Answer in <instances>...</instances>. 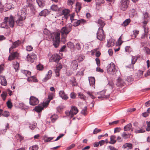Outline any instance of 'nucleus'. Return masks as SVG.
Returning <instances> with one entry per match:
<instances>
[{"label": "nucleus", "instance_id": "obj_6", "mask_svg": "<svg viewBox=\"0 0 150 150\" xmlns=\"http://www.w3.org/2000/svg\"><path fill=\"white\" fill-rule=\"evenodd\" d=\"M96 34L97 38L100 40H103L105 38V35L103 29H98Z\"/></svg>", "mask_w": 150, "mask_h": 150}, {"label": "nucleus", "instance_id": "obj_4", "mask_svg": "<svg viewBox=\"0 0 150 150\" xmlns=\"http://www.w3.org/2000/svg\"><path fill=\"white\" fill-rule=\"evenodd\" d=\"M26 17V13L22 12L20 17L16 21L17 24L19 26H23V21L25 19Z\"/></svg>", "mask_w": 150, "mask_h": 150}, {"label": "nucleus", "instance_id": "obj_24", "mask_svg": "<svg viewBox=\"0 0 150 150\" xmlns=\"http://www.w3.org/2000/svg\"><path fill=\"white\" fill-rule=\"evenodd\" d=\"M98 23L99 24V25L100 26L98 29H103V28L105 25L104 22L102 20L99 19L98 20Z\"/></svg>", "mask_w": 150, "mask_h": 150}, {"label": "nucleus", "instance_id": "obj_1", "mask_svg": "<svg viewBox=\"0 0 150 150\" xmlns=\"http://www.w3.org/2000/svg\"><path fill=\"white\" fill-rule=\"evenodd\" d=\"M108 73L109 74L114 75L117 72V68L116 67L115 64L111 62L108 65L107 67Z\"/></svg>", "mask_w": 150, "mask_h": 150}, {"label": "nucleus", "instance_id": "obj_58", "mask_svg": "<svg viewBox=\"0 0 150 150\" xmlns=\"http://www.w3.org/2000/svg\"><path fill=\"white\" fill-rule=\"evenodd\" d=\"M81 45L79 42L76 44V48L78 50H80L81 49Z\"/></svg>", "mask_w": 150, "mask_h": 150}, {"label": "nucleus", "instance_id": "obj_23", "mask_svg": "<svg viewBox=\"0 0 150 150\" xmlns=\"http://www.w3.org/2000/svg\"><path fill=\"white\" fill-rule=\"evenodd\" d=\"M0 79L1 80V84L3 86H5L7 85V82L4 76H1Z\"/></svg>", "mask_w": 150, "mask_h": 150}, {"label": "nucleus", "instance_id": "obj_42", "mask_svg": "<svg viewBox=\"0 0 150 150\" xmlns=\"http://www.w3.org/2000/svg\"><path fill=\"white\" fill-rule=\"evenodd\" d=\"M67 45L68 47L70 48H73L74 47V44L71 42H69L67 43Z\"/></svg>", "mask_w": 150, "mask_h": 150}, {"label": "nucleus", "instance_id": "obj_36", "mask_svg": "<svg viewBox=\"0 0 150 150\" xmlns=\"http://www.w3.org/2000/svg\"><path fill=\"white\" fill-rule=\"evenodd\" d=\"M114 41L112 39H110L108 41L107 45L108 47H110L114 46Z\"/></svg>", "mask_w": 150, "mask_h": 150}, {"label": "nucleus", "instance_id": "obj_12", "mask_svg": "<svg viewBox=\"0 0 150 150\" xmlns=\"http://www.w3.org/2000/svg\"><path fill=\"white\" fill-rule=\"evenodd\" d=\"M21 43V42L20 40H18L13 43L11 47L9 49V52L11 53V50L13 48H15L18 47Z\"/></svg>", "mask_w": 150, "mask_h": 150}, {"label": "nucleus", "instance_id": "obj_32", "mask_svg": "<svg viewBox=\"0 0 150 150\" xmlns=\"http://www.w3.org/2000/svg\"><path fill=\"white\" fill-rule=\"evenodd\" d=\"M60 8V7H58L57 5L54 4L52 5L51 7V10L54 11H58Z\"/></svg>", "mask_w": 150, "mask_h": 150}, {"label": "nucleus", "instance_id": "obj_50", "mask_svg": "<svg viewBox=\"0 0 150 150\" xmlns=\"http://www.w3.org/2000/svg\"><path fill=\"white\" fill-rule=\"evenodd\" d=\"M78 96L79 97L81 98V99H82L83 100H85L86 97L84 96V95L81 93H78Z\"/></svg>", "mask_w": 150, "mask_h": 150}, {"label": "nucleus", "instance_id": "obj_37", "mask_svg": "<svg viewBox=\"0 0 150 150\" xmlns=\"http://www.w3.org/2000/svg\"><path fill=\"white\" fill-rule=\"evenodd\" d=\"M71 83L73 86H76L77 83L76 82V79L75 77H73L72 78V80L70 81Z\"/></svg>", "mask_w": 150, "mask_h": 150}, {"label": "nucleus", "instance_id": "obj_21", "mask_svg": "<svg viewBox=\"0 0 150 150\" xmlns=\"http://www.w3.org/2000/svg\"><path fill=\"white\" fill-rule=\"evenodd\" d=\"M122 148L124 149H125L127 148H128L127 149V150L131 149H132V144L130 143H127L124 144L122 146Z\"/></svg>", "mask_w": 150, "mask_h": 150}, {"label": "nucleus", "instance_id": "obj_34", "mask_svg": "<svg viewBox=\"0 0 150 150\" xmlns=\"http://www.w3.org/2000/svg\"><path fill=\"white\" fill-rule=\"evenodd\" d=\"M144 19V20L149 21L150 19V17L149 13L147 12L143 13Z\"/></svg>", "mask_w": 150, "mask_h": 150}, {"label": "nucleus", "instance_id": "obj_29", "mask_svg": "<svg viewBox=\"0 0 150 150\" xmlns=\"http://www.w3.org/2000/svg\"><path fill=\"white\" fill-rule=\"evenodd\" d=\"M43 107L42 106L38 105L36 106L34 110L38 112H40L43 109Z\"/></svg>", "mask_w": 150, "mask_h": 150}, {"label": "nucleus", "instance_id": "obj_15", "mask_svg": "<svg viewBox=\"0 0 150 150\" xmlns=\"http://www.w3.org/2000/svg\"><path fill=\"white\" fill-rule=\"evenodd\" d=\"M8 21L10 27L11 28H13L14 25V21L13 17L12 16H10L9 18H8Z\"/></svg>", "mask_w": 150, "mask_h": 150}, {"label": "nucleus", "instance_id": "obj_8", "mask_svg": "<svg viewBox=\"0 0 150 150\" xmlns=\"http://www.w3.org/2000/svg\"><path fill=\"white\" fill-rule=\"evenodd\" d=\"M29 103L32 105H37L39 102V100L38 98L34 96H30V98Z\"/></svg>", "mask_w": 150, "mask_h": 150}, {"label": "nucleus", "instance_id": "obj_11", "mask_svg": "<svg viewBox=\"0 0 150 150\" xmlns=\"http://www.w3.org/2000/svg\"><path fill=\"white\" fill-rule=\"evenodd\" d=\"M78 112V110L77 108L75 106L72 107L71 110L69 112V114L71 117L77 114Z\"/></svg>", "mask_w": 150, "mask_h": 150}, {"label": "nucleus", "instance_id": "obj_46", "mask_svg": "<svg viewBox=\"0 0 150 150\" xmlns=\"http://www.w3.org/2000/svg\"><path fill=\"white\" fill-rule=\"evenodd\" d=\"M44 34L47 35H49L50 34V32L46 28H45L43 31Z\"/></svg>", "mask_w": 150, "mask_h": 150}, {"label": "nucleus", "instance_id": "obj_35", "mask_svg": "<svg viewBox=\"0 0 150 150\" xmlns=\"http://www.w3.org/2000/svg\"><path fill=\"white\" fill-rule=\"evenodd\" d=\"M48 11L47 10L45 9L41 11L39 13V15L40 16H45L47 14Z\"/></svg>", "mask_w": 150, "mask_h": 150}, {"label": "nucleus", "instance_id": "obj_38", "mask_svg": "<svg viewBox=\"0 0 150 150\" xmlns=\"http://www.w3.org/2000/svg\"><path fill=\"white\" fill-rule=\"evenodd\" d=\"M60 56L57 55L54 56L53 57V60L54 61L56 62H58L60 60Z\"/></svg>", "mask_w": 150, "mask_h": 150}, {"label": "nucleus", "instance_id": "obj_47", "mask_svg": "<svg viewBox=\"0 0 150 150\" xmlns=\"http://www.w3.org/2000/svg\"><path fill=\"white\" fill-rule=\"evenodd\" d=\"M14 67L15 69L16 70H17L18 69L19 66V63H18L17 62H16V63H14L13 64Z\"/></svg>", "mask_w": 150, "mask_h": 150}, {"label": "nucleus", "instance_id": "obj_63", "mask_svg": "<svg viewBox=\"0 0 150 150\" xmlns=\"http://www.w3.org/2000/svg\"><path fill=\"white\" fill-rule=\"evenodd\" d=\"M95 60L96 61V64L98 66H100V61L99 59L98 58H96L95 59Z\"/></svg>", "mask_w": 150, "mask_h": 150}, {"label": "nucleus", "instance_id": "obj_40", "mask_svg": "<svg viewBox=\"0 0 150 150\" xmlns=\"http://www.w3.org/2000/svg\"><path fill=\"white\" fill-rule=\"evenodd\" d=\"M35 79V77L34 76H33L32 77H29L28 78V81H34L35 82H37L38 80L37 79H36L34 81L33 80H34V79Z\"/></svg>", "mask_w": 150, "mask_h": 150}, {"label": "nucleus", "instance_id": "obj_25", "mask_svg": "<svg viewBox=\"0 0 150 150\" xmlns=\"http://www.w3.org/2000/svg\"><path fill=\"white\" fill-rule=\"evenodd\" d=\"M90 85L91 86H93L95 83V79L93 77H91L88 79Z\"/></svg>", "mask_w": 150, "mask_h": 150}, {"label": "nucleus", "instance_id": "obj_49", "mask_svg": "<svg viewBox=\"0 0 150 150\" xmlns=\"http://www.w3.org/2000/svg\"><path fill=\"white\" fill-rule=\"evenodd\" d=\"M37 68L38 70H42L43 69V66L41 64H39L37 66Z\"/></svg>", "mask_w": 150, "mask_h": 150}, {"label": "nucleus", "instance_id": "obj_20", "mask_svg": "<svg viewBox=\"0 0 150 150\" xmlns=\"http://www.w3.org/2000/svg\"><path fill=\"white\" fill-rule=\"evenodd\" d=\"M8 17H5L4 18V22L0 24V27L2 28H7L8 26L6 25V23L8 22Z\"/></svg>", "mask_w": 150, "mask_h": 150}, {"label": "nucleus", "instance_id": "obj_10", "mask_svg": "<svg viewBox=\"0 0 150 150\" xmlns=\"http://www.w3.org/2000/svg\"><path fill=\"white\" fill-rule=\"evenodd\" d=\"M137 59V57L135 56H132V57L131 64H129L128 66H126V67L127 68H132L133 69L134 68V64H135L136 62Z\"/></svg>", "mask_w": 150, "mask_h": 150}, {"label": "nucleus", "instance_id": "obj_61", "mask_svg": "<svg viewBox=\"0 0 150 150\" xmlns=\"http://www.w3.org/2000/svg\"><path fill=\"white\" fill-rule=\"evenodd\" d=\"M54 137H47L46 139H45V141L46 142H48L50 141L53 139Z\"/></svg>", "mask_w": 150, "mask_h": 150}, {"label": "nucleus", "instance_id": "obj_41", "mask_svg": "<svg viewBox=\"0 0 150 150\" xmlns=\"http://www.w3.org/2000/svg\"><path fill=\"white\" fill-rule=\"evenodd\" d=\"M38 145H35L30 146L29 147V150H38Z\"/></svg>", "mask_w": 150, "mask_h": 150}, {"label": "nucleus", "instance_id": "obj_44", "mask_svg": "<svg viewBox=\"0 0 150 150\" xmlns=\"http://www.w3.org/2000/svg\"><path fill=\"white\" fill-rule=\"evenodd\" d=\"M7 96V93L6 92H3L1 94V96L2 97L4 100H5L6 99V97Z\"/></svg>", "mask_w": 150, "mask_h": 150}, {"label": "nucleus", "instance_id": "obj_48", "mask_svg": "<svg viewBox=\"0 0 150 150\" xmlns=\"http://www.w3.org/2000/svg\"><path fill=\"white\" fill-rule=\"evenodd\" d=\"M66 37L67 35H62L61 41L62 42H63L64 43H65L66 42Z\"/></svg>", "mask_w": 150, "mask_h": 150}, {"label": "nucleus", "instance_id": "obj_2", "mask_svg": "<svg viewBox=\"0 0 150 150\" xmlns=\"http://www.w3.org/2000/svg\"><path fill=\"white\" fill-rule=\"evenodd\" d=\"M54 38H52L53 45L56 48H57L59 45L60 42V34L59 33H57L54 35Z\"/></svg>", "mask_w": 150, "mask_h": 150}, {"label": "nucleus", "instance_id": "obj_7", "mask_svg": "<svg viewBox=\"0 0 150 150\" xmlns=\"http://www.w3.org/2000/svg\"><path fill=\"white\" fill-rule=\"evenodd\" d=\"M36 55L34 53H32L27 55L26 56V60L28 62L32 63L36 59Z\"/></svg>", "mask_w": 150, "mask_h": 150}, {"label": "nucleus", "instance_id": "obj_52", "mask_svg": "<svg viewBox=\"0 0 150 150\" xmlns=\"http://www.w3.org/2000/svg\"><path fill=\"white\" fill-rule=\"evenodd\" d=\"M144 50L146 51L147 54H150V49L147 47H144Z\"/></svg>", "mask_w": 150, "mask_h": 150}, {"label": "nucleus", "instance_id": "obj_51", "mask_svg": "<svg viewBox=\"0 0 150 150\" xmlns=\"http://www.w3.org/2000/svg\"><path fill=\"white\" fill-rule=\"evenodd\" d=\"M87 108L86 107H84V108L82 109V110L81 111V113L84 115H86V112H87Z\"/></svg>", "mask_w": 150, "mask_h": 150}, {"label": "nucleus", "instance_id": "obj_56", "mask_svg": "<svg viewBox=\"0 0 150 150\" xmlns=\"http://www.w3.org/2000/svg\"><path fill=\"white\" fill-rule=\"evenodd\" d=\"M74 0H68L67 4L68 5H71L74 3Z\"/></svg>", "mask_w": 150, "mask_h": 150}, {"label": "nucleus", "instance_id": "obj_54", "mask_svg": "<svg viewBox=\"0 0 150 150\" xmlns=\"http://www.w3.org/2000/svg\"><path fill=\"white\" fill-rule=\"evenodd\" d=\"M101 131V130L100 129H98L97 128H96L94 130L93 133L94 134H96L100 132Z\"/></svg>", "mask_w": 150, "mask_h": 150}, {"label": "nucleus", "instance_id": "obj_62", "mask_svg": "<svg viewBox=\"0 0 150 150\" xmlns=\"http://www.w3.org/2000/svg\"><path fill=\"white\" fill-rule=\"evenodd\" d=\"M75 144H72L67 148V150H69L73 148L75 146Z\"/></svg>", "mask_w": 150, "mask_h": 150}, {"label": "nucleus", "instance_id": "obj_22", "mask_svg": "<svg viewBox=\"0 0 150 150\" xmlns=\"http://www.w3.org/2000/svg\"><path fill=\"white\" fill-rule=\"evenodd\" d=\"M52 71L51 70L49 71L46 76L42 80V81L44 82H46L52 76Z\"/></svg>", "mask_w": 150, "mask_h": 150}, {"label": "nucleus", "instance_id": "obj_59", "mask_svg": "<svg viewBox=\"0 0 150 150\" xmlns=\"http://www.w3.org/2000/svg\"><path fill=\"white\" fill-rule=\"evenodd\" d=\"M2 115L4 117H8L9 115V112L7 111H5L4 113L2 114Z\"/></svg>", "mask_w": 150, "mask_h": 150}, {"label": "nucleus", "instance_id": "obj_39", "mask_svg": "<svg viewBox=\"0 0 150 150\" xmlns=\"http://www.w3.org/2000/svg\"><path fill=\"white\" fill-rule=\"evenodd\" d=\"M145 131L143 128H140L139 130H136L134 132L136 134L142 133L145 132Z\"/></svg>", "mask_w": 150, "mask_h": 150}, {"label": "nucleus", "instance_id": "obj_3", "mask_svg": "<svg viewBox=\"0 0 150 150\" xmlns=\"http://www.w3.org/2000/svg\"><path fill=\"white\" fill-rule=\"evenodd\" d=\"M72 25L69 24L66 26L63 27L60 30V33L62 35H66L71 31Z\"/></svg>", "mask_w": 150, "mask_h": 150}, {"label": "nucleus", "instance_id": "obj_30", "mask_svg": "<svg viewBox=\"0 0 150 150\" xmlns=\"http://www.w3.org/2000/svg\"><path fill=\"white\" fill-rule=\"evenodd\" d=\"M81 8V4L79 2H77L76 4V11L77 13L79 12Z\"/></svg>", "mask_w": 150, "mask_h": 150}, {"label": "nucleus", "instance_id": "obj_18", "mask_svg": "<svg viewBox=\"0 0 150 150\" xmlns=\"http://www.w3.org/2000/svg\"><path fill=\"white\" fill-rule=\"evenodd\" d=\"M59 96L61 98L64 100H67L68 98V97L67 95L65 94L64 92L63 91H61L59 92Z\"/></svg>", "mask_w": 150, "mask_h": 150}, {"label": "nucleus", "instance_id": "obj_14", "mask_svg": "<svg viewBox=\"0 0 150 150\" xmlns=\"http://www.w3.org/2000/svg\"><path fill=\"white\" fill-rule=\"evenodd\" d=\"M106 91L105 90H103L99 93H98V94L100 95V96H98V98H105L106 99L108 98L109 97V95H105Z\"/></svg>", "mask_w": 150, "mask_h": 150}, {"label": "nucleus", "instance_id": "obj_13", "mask_svg": "<svg viewBox=\"0 0 150 150\" xmlns=\"http://www.w3.org/2000/svg\"><path fill=\"white\" fill-rule=\"evenodd\" d=\"M18 54L17 52L12 53L10 54L8 58V60L10 61L13 60L15 58H17L18 57Z\"/></svg>", "mask_w": 150, "mask_h": 150}, {"label": "nucleus", "instance_id": "obj_9", "mask_svg": "<svg viewBox=\"0 0 150 150\" xmlns=\"http://www.w3.org/2000/svg\"><path fill=\"white\" fill-rule=\"evenodd\" d=\"M86 21L84 19H81L79 20L75 19L72 21L73 25L74 26H77L81 24H84L85 23Z\"/></svg>", "mask_w": 150, "mask_h": 150}, {"label": "nucleus", "instance_id": "obj_31", "mask_svg": "<svg viewBox=\"0 0 150 150\" xmlns=\"http://www.w3.org/2000/svg\"><path fill=\"white\" fill-rule=\"evenodd\" d=\"M130 21L131 20L130 19H127L121 24V25L122 26H126L129 24V23L130 22Z\"/></svg>", "mask_w": 150, "mask_h": 150}, {"label": "nucleus", "instance_id": "obj_64", "mask_svg": "<svg viewBox=\"0 0 150 150\" xmlns=\"http://www.w3.org/2000/svg\"><path fill=\"white\" fill-rule=\"evenodd\" d=\"M70 97L72 99H74L76 98L75 94L74 93H71L70 94Z\"/></svg>", "mask_w": 150, "mask_h": 150}, {"label": "nucleus", "instance_id": "obj_28", "mask_svg": "<svg viewBox=\"0 0 150 150\" xmlns=\"http://www.w3.org/2000/svg\"><path fill=\"white\" fill-rule=\"evenodd\" d=\"M132 127V124L131 123H129L124 127V130L125 131H129L131 129Z\"/></svg>", "mask_w": 150, "mask_h": 150}, {"label": "nucleus", "instance_id": "obj_57", "mask_svg": "<svg viewBox=\"0 0 150 150\" xmlns=\"http://www.w3.org/2000/svg\"><path fill=\"white\" fill-rule=\"evenodd\" d=\"M148 21L147 20H144L143 22V23L144 24V25L143 26V27L144 28L145 32H146L145 30L146 29V25L147 24V21Z\"/></svg>", "mask_w": 150, "mask_h": 150}, {"label": "nucleus", "instance_id": "obj_27", "mask_svg": "<svg viewBox=\"0 0 150 150\" xmlns=\"http://www.w3.org/2000/svg\"><path fill=\"white\" fill-rule=\"evenodd\" d=\"M116 136L115 135H112L110 137V141L109 142V143L111 144H115L116 142V140L115 139L116 138Z\"/></svg>", "mask_w": 150, "mask_h": 150}, {"label": "nucleus", "instance_id": "obj_26", "mask_svg": "<svg viewBox=\"0 0 150 150\" xmlns=\"http://www.w3.org/2000/svg\"><path fill=\"white\" fill-rule=\"evenodd\" d=\"M131 134L130 133L126 134L125 132H123L121 135L122 137L125 139L129 138Z\"/></svg>", "mask_w": 150, "mask_h": 150}, {"label": "nucleus", "instance_id": "obj_43", "mask_svg": "<svg viewBox=\"0 0 150 150\" xmlns=\"http://www.w3.org/2000/svg\"><path fill=\"white\" fill-rule=\"evenodd\" d=\"M70 11L69 9H65L62 11V12L65 16H67L69 13Z\"/></svg>", "mask_w": 150, "mask_h": 150}, {"label": "nucleus", "instance_id": "obj_16", "mask_svg": "<svg viewBox=\"0 0 150 150\" xmlns=\"http://www.w3.org/2000/svg\"><path fill=\"white\" fill-rule=\"evenodd\" d=\"M78 65V64L77 61L75 60H73L71 62V67L74 70H76L77 68Z\"/></svg>", "mask_w": 150, "mask_h": 150}, {"label": "nucleus", "instance_id": "obj_60", "mask_svg": "<svg viewBox=\"0 0 150 150\" xmlns=\"http://www.w3.org/2000/svg\"><path fill=\"white\" fill-rule=\"evenodd\" d=\"M139 33V31L137 30H134L133 31V34L134 35L135 38H136L137 35Z\"/></svg>", "mask_w": 150, "mask_h": 150}, {"label": "nucleus", "instance_id": "obj_5", "mask_svg": "<svg viewBox=\"0 0 150 150\" xmlns=\"http://www.w3.org/2000/svg\"><path fill=\"white\" fill-rule=\"evenodd\" d=\"M129 3V0H121L120 3V7L121 9L124 11L127 9Z\"/></svg>", "mask_w": 150, "mask_h": 150}, {"label": "nucleus", "instance_id": "obj_45", "mask_svg": "<svg viewBox=\"0 0 150 150\" xmlns=\"http://www.w3.org/2000/svg\"><path fill=\"white\" fill-rule=\"evenodd\" d=\"M7 106L9 108H11L13 106L10 100H8L6 103Z\"/></svg>", "mask_w": 150, "mask_h": 150}, {"label": "nucleus", "instance_id": "obj_19", "mask_svg": "<svg viewBox=\"0 0 150 150\" xmlns=\"http://www.w3.org/2000/svg\"><path fill=\"white\" fill-rule=\"evenodd\" d=\"M36 2L39 6L41 8H42L45 5V1L43 0H36Z\"/></svg>", "mask_w": 150, "mask_h": 150}, {"label": "nucleus", "instance_id": "obj_33", "mask_svg": "<svg viewBox=\"0 0 150 150\" xmlns=\"http://www.w3.org/2000/svg\"><path fill=\"white\" fill-rule=\"evenodd\" d=\"M58 116L56 114H54L52 115L50 117V119L52 122L53 123L57 119Z\"/></svg>", "mask_w": 150, "mask_h": 150}, {"label": "nucleus", "instance_id": "obj_17", "mask_svg": "<svg viewBox=\"0 0 150 150\" xmlns=\"http://www.w3.org/2000/svg\"><path fill=\"white\" fill-rule=\"evenodd\" d=\"M116 85L118 86H124L125 84L124 81L120 77H119L117 80Z\"/></svg>", "mask_w": 150, "mask_h": 150}, {"label": "nucleus", "instance_id": "obj_53", "mask_svg": "<svg viewBox=\"0 0 150 150\" xmlns=\"http://www.w3.org/2000/svg\"><path fill=\"white\" fill-rule=\"evenodd\" d=\"M33 49V47L30 45L26 47V50L28 51H31Z\"/></svg>", "mask_w": 150, "mask_h": 150}, {"label": "nucleus", "instance_id": "obj_55", "mask_svg": "<svg viewBox=\"0 0 150 150\" xmlns=\"http://www.w3.org/2000/svg\"><path fill=\"white\" fill-rule=\"evenodd\" d=\"M119 122V120H117L116 121H113L111 122H109V125H114V124H117Z\"/></svg>", "mask_w": 150, "mask_h": 150}]
</instances>
